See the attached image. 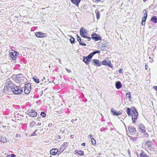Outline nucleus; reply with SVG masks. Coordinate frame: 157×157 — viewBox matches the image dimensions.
I'll use <instances>...</instances> for the list:
<instances>
[{
  "mask_svg": "<svg viewBox=\"0 0 157 157\" xmlns=\"http://www.w3.org/2000/svg\"><path fill=\"white\" fill-rule=\"evenodd\" d=\"M111 112L112 113V115L113 116H116L115 114H117V112L115 110H114V109L113 108H112L111 109Z\"/></svg>",
  "mask_w": 157,
  "mask_h": 157,
  "instance_id": "28",
  "label": "nucleus"
},
{
  "mask_svg": "<svg viewBox=\"0 0 157 157\" xmlns=\"http://www.w3.org/2000/svg\"><path fill=\"white\" fill-rule=\"evenodd\" d=\"M145 135H146V136H148V134L147 133H146L145 134Z\"/></svg>",
  "mask_w": 157,
  "mask_h": 157,
  "instance_id": "56",
  "label": "nucleus"
},
{
  "mask_svg": "<svg viewBox=\"0 0 157 157\" xmlns=\"http://www.w3.org/2000/svg\"><path fill=\"white\" fill-rule=\"evenodd\" d=\"M17 52L14 50H12L9 51V55L10 57L13 60L16 59Z\"/></svg>",
  "mask_w": 157,
  "mask_h": 157,
  "instance_id": "3",
  "label": "nucleus"
},
{
  "mask_svg": "<svg viewBox=\"0 0 157 157\" xmlns=\"http://www.w3.org/2000/svg\"><path fill=\"white\" fill-rule=\"evenodd\" d=\"M80 29H82V32H83V33L84 34H87V31L84 29L83 27H81Z\"/></svg>",
  "mask_w": 157,
  "mask_h": 157,
  "instance_id": "36",
  "label": "nucleus"
},
{
  "mask_svg": "<svg viewBox=\"0 0 157 157\" xmlns=\"http://www.w3.org/2000/svg\"><path fill=\"white\" fill-rule=\"evenodd\" d=\"M95 1L96 2H101V0H95Z\"/></svg>",
  "mask_w": 157,
  "mask_h": 157,
  "instance_id": "55",
  "label": "nucleus"
},
{
  "mask_svg": "<svg viewBox=\"0 0 157 157\" xmlns=\"http://www.w3.org/2000/svg\"><path fill=\"white\" fill-rule=\"evenodd\" d=\"M55 110L56 112L59 114H60L61 112V110L59 107H58L55 109Z\"/></svg>",
  "mask_w": 157,
  "mask_h": 157,
  "instance_id": "24",
  "label": "nucleus"
},
{
  "mask_svg": "<svg viewBox=\"0 0 157 157\" xmlns=\"http://www.w3.org/2000/svg\"><path fill=\"white\" fill-rule=\"evenodd\" d=\"M68 144L67 142L64 143L60 147V148L59 151L58 155L61 154L63 151L66 149L67 147Z\"/></svg>",
  "mask_w": 157,
  "mask_h": 157,
  "instance_id": "7",
  "label": "nucleus"
},
{
  "mask_svg": "<svg viewBox=\"0 0 157 157\" xmlns=\"http://www.w3.org/2000/svg\"><path fill=\"white\" fill-rule=\"evenodd\" d=\"M11 89L13 93L14 94H20L22 92V90L21 87L15 85L13 86V87Z\"/></svg>",
  "mask_w": 157,
  "mask_h": 157,
  "instance_id": "1",
  "label": "nucleus"
},
{
  "mask_svg": "<svg viewBox=\"0 0 157 157\" xmlns=\"http://www.w3.org/2000/svg\"><path fill=\"white\" fill-rule=\"evenodd\" d=\"M33 80L37 83H39V79L36 77H34L33 78Z\"/></svg>",
  "mask_w": 157,
  "mask_h": 157,
  "instance_id": "32",
  "label": "nucleus"
},
{
  "mask_svg": "<svg viewBox=\"0 0 157 157\" xmlns=\"http://www.w3.org/2000/svg\"><path fill=\"white\" fill-rule=\"evenodd\" d=\"M35 124V122L34 121L30 123V126L31 127H33L34 126Z\"/></svg>",
  "mask_w": 157,
  "mask_h": 157,
  "instance_id": "39",
  "label": "nucleus"
},
{
  "mask_svg": "<svg viewBox=\"0 0 157 157\" xmlns=\"http://www.w3.org/2000/svg\"><path fill=\"white\" fill-rule=\"evenodd\" d=\"M70 41L71 44H74L75 42V39L72 37L71 36L70 39Z\"/></svg>",
  "mask_w": 157,
  "mask_h": 157,
  "instance_id": "34",
  "label": "nucleus"
},
{
  "mask_svg": "<svg viewBox=\"0 0 157 157\" xmlns=\"http://www.w3.org/2000/svg\"><path fill=\"white\" fill-rule=\"evenodd\" d=\"M27 112L28 115L32 117H36L37 115V112L33 109L29 110Z\"/></svg>",
  "mask_w": 157,
  "mask_h": 157,
  "instance_id": "6",
  "label": "nucleus"
},
{
  "mask_svg": "<svg viewBox=\"0 0 157 157\" xmlns=\"http://www.w3.org/2000/svg\"><path fill=\"white\" fill-rule=\"evenodd\" d=\"M40 115L43 117H45L46 116L45 113L43 112H41Z\"/></svg>",
  "mask_w": 157,
  "mask_h": 157,
  "instance_id": "38",
  "label": "nucleus"
},
{
  "mask_svg": "<svg viewBox=\"0 0 157 157\" xmlns=\"http://www.w3.org/2000/svg\"><path fill=\"white\" fill-rule=\"evenodd\" d=\"M83 61L85 63V62H86V60H85L86 59H85V56L83 57Z\"/></svg>",
  "mask_w": 157,
  "mask_h": 157,
  "instance_id": "46",
  "label": "nucleus"
},
{
  "mask_svg": "<svg viewBox=\"0 0 157 157\" xmlns=\"http://www.w3.org/2000/svg\"><path fill=\"white\" fill-rule=\"evenodd\" d=\"M0 141L3 143H5L7 142V140L6 137L2 136L1 137Z\"/></svg>",
  "mask_w": 157,
  "mask_h": 157,
  "instance_id": "22",
  "label": "nucleus"
},
{
  "mask_svg": "<svg viewBox=\"0 0 157 157\" xmlns=\"http://www.w3.org/2000/svg\"><path fill=\"white\" fill-rule=\"evenodd\" d=\"M78 152H77V151H75V152H76V153H78L79 155H80L82 156L84 155L83 152L81 150H79V151H78Z\"/></svg>",
  "mask_w": 157,
  "mask_h": 157,
  "instance_id": "29",
  "label": "nucleus"
},
{
  "mask_svg": "<svg viewBox=\"0 0 157 157\" xmlns=\"http://www.w3.org/2000/svg\"><path fill=\"white\" fill-rule=\"evenodd\" d=\"M153 61V59H151V60H150L149 61V62H151V63Z\"/></svg>",
  "mask_w": 157,
  "mask_h": 157,
  "instance_id": "57",
  "label": "nucleus"
},
{
  "mask_svg": "<svg viewBox=\"0 0 157 157\" xmlns=\"http://www.w3.org/2000/svg\"><path fill=\"white\" fill-rule=\"evenodd\" d=\"M74 120H73H73H72V122L73 123H74Z\"/></svg>",
  "mask_w": 157,
  "mask_h": 157,
  "instance_id": "58",
  "label": "nucleus"
},
{
  "mask_svg": "<svg viewBox=\"0 0 157 157\" xmlns=\"http://www.w3.org/2000/svg\"><path fill=\"white\" fill-rule=\"evenodd\" d=\"M140 157H149L144 152L141 151V153L140 154Z\"/></svg>",
  "mask_w": 157,
  "mask_h": 157,
  "instance_id": "20",
  "label": "nucleus"
},
{
  "mask_svg": "<svg viewBox=\"0 0 157 157\" xmlns=\"http://www.w3.org/2000/svg\"><path fill=\"white\" fill-rule=\"evenodd\" d=\"M91 36L92 39L95 41L101 40V37L96 33H94L92 34Z\"/></svg>",
  "mask_w": 157,
  "mask_h": 157,
  "instance_id": "9",
  "label": "nucleus"
},
{
  "mask_svg": "<svg viewBox=\"0 0 157 157\" xmlns=\"http://www.w3.org/2000/svg\"><path fill=\"white\" fill-rule=\"evenodd\" d=\"M66 70H67V71L68 72H71V71L69 69H67Z\"/></svg>",
  "mask_w": 157,
  "mask_h": 157,
  "instance_id": "53",
  "label": "nucleus"
},
{
  "mask_svg": "<svg viewBox=\"0 0 157 157\" xmlns=\"http://www.w3.org/2000/svg\"><path fill=\"white\" fill-rule=\"evenodd\" d=\"M101 65L107 66L110 67H112L111 63L109 61L104 60L101 62Z\"/></svg>",
  "mask_w": 157,
  "mask_h": 157,
  "instance_id": "10",
  "label": "nucleus"
},
{
  "mask_svg": "<svg viewBox=\"0 0 157 157\" xmlns=\"http://www.w3.org/2000/svg\"><path fill=\"white\" fill-rule=\"evenodd\" d=\"M87 38L88 39L87 40L88 41H90L91 39V38L90 37H88V38Z\"/></svg>",
  "mask_w": 157,
  "mask_h": 157,
  "instance_id": "50",
  "label": "nucleus"
},
{
  "mask_svg": "<svg viewBox=\"0 0 157 157\" xmlns=\"http://www.w3.org/2000/svg\"><path fill=\"white\" fill-rule=\"evenodd\" d=\"M31 85L28 83L25 85L24 88L25 93L26 94H29L31 91Z\"/></svg>",
  "mask_w": 157,
  "mask_h": 157,
  "instance_id": "4",
  "label": "nucleus"
},
{
  "mask_svg": "<svg viewBox=\"0 0 157 157\" xmlns=\"http://www.w3.org/2000/svg\"><path fill=\"white\" fill-rule=\"evenodd\" d=\"M93 56L90 53L87 56L85 57V59H86V62H85V63L86 64H89V61H91V59L92 58Z\"/></svg>",
  "mask_w": 157,
  "mask_h": 157,
  "instance_id": "11",
  "label": "nucleus"
},
{
  "mask_svg": "<svg viewBox=\"0 0 157 157\" xmlns=\"http://www.w3.org/2000/svg\"><path fill=\"white\" fill-rule=\"evenodd\" d=\"M44 33H42L40 32H37L35 33L36 36L38 37H44Z\"/></svg>",
  "mask_w": 157,
  "mask_h": 157,
  "instance_id": "16",
  "label": "nucleus"
},
{
  "mask_svg": "<svg viewBox=\"0 0 157 157\" xmlns=\"http://www.w3.org/2000/svg\"><path fill=\"white\" fill-rule=\"evenodd\" d=\"M95 13L96 16L97 18L98 19L100 17V13H99V11L98 10V9H96L95 10Z\"/></svg>",
  "mask_w": 157,
  "mask_h": 157,
  "instance_id": "25",
  "label": "nucleus"
},
{
  "mask_svg": "<svg viewBox=\"0 0 157 157\" xmlns=\"http://www.w3.org/2000/svg\"><path fill=\"white\" fill-rule=\"evenodd\" d=\"M84 42L83 40L82 41V42H81L82 43H83L82 42Z\"/></svg>",
  "mask_w": 157,
  "mask_h": 157,
  "instance_id": "60",
  "label": "nucleus"
},
{
  "mask_svg": "<svg viewBox=\"0 0 157 157\" xmlns=\"http://www.w3.org/2000/svg\"><path fill=\"white\" fill-rule=\"evenodd\" d=\"M22 75L21 74H19L17 75L16 78L17 80V82L22 84L24 82V81L25 80V78L23 76H22Z\"/></svg>",
  "mask_w": 157,
  "mask_h": 157,
  "instance_id": "2",
  "label": "nucleus"
},
{
  "mask_svg": "<svg viewBox=\"0 0 157 157\" xmlns=\"http://www.w3.org/2000/svg\"><path fill=\"white\" fill-rule=\"evenodd\" d=\"M77 39L78 41L79 42V44L84 46H85L86 45V44L84 43H82V40L81 39L80 36H79L78 35H77Z\"/></svg>",
  "mask_w": 157,
  "mask_h": 157,
  "instance_id": "17",
  "label": "nucleus"
},
{
  "mask_svg": "<svg viewBox=\"0 0 157 157\" xmlns=\"http://www.w3.org/2000/svg\"><path fill=\"white\" fill-rule=\"evenodd\" d=\"M149 58L150 59H151V57H149Z\"/></svg>",
  "mask_w": 157,
  "mask_h": 157,
  "instance_id": "61",
  "label": "nucleus"
},
{
  "mask_svg": "<svg viewBox=\"0 0 157 157\" xmlns=\"http://www.w3.org/2000/svg\"><path fill=\"white\" fill-rule=\"evenodd\" d=\"M129 132L130 134L133 135L136 133V129L132 126H129L128 127Z\"/></svg>",
  "mask_w": 157,
  "mask_h": 157,
  "instance_id": "13",
  "label": "nucleus"
},
{
  "mask_svg": "<svg viewBox=\"0 0 157 157\" xmlns=\"http://www.w3.org/2000/svg\"><path fill=\"white\" fill-rule=\"evenodd\" d=\"M132 115H134V116L136 115V116L137 117L138 115V113L136 110V109L135 108H134L132 110Z\"/></svg>",
  "mask_w": 157,
  "mask_h": 157,
  "instance_id": "21",
  "label": "nucleus"
},
{
  "mask_svg": "<svg viewBox=\"0 0 157 157\" xmlns=\"http://www.w3.org/2000/svg\"><path fill=\"white\" fill-rule=\"evenodd\" d=\"M41 124V123H38L37 124V125H38V126L40 125Z\"/></svg>",
  "mask_w": 157,
  "mask_h": 157,
  "instance_id": "54",
  "label": "nucleus"
},
{
  "mask_svg": "<svg viewBox=\"0 0 157 157\" xmlns=\"http://www.w3.org/2000/svg\"><path fill=\"white\" fill-rule=\"evenodd\" d=\"M145 11V13L144 14V17L142 18L141 24L142 25H145V21L147 17V14L146 13L147 12L146 10H144L143 11V12H144Z\"/></svg>",
  "mask_w": 157,
  "mask_h": 157,
  "instance_id": "14",
  "label": "nucleus"
},
{
  "mask_svg": "<svg viewBox=\"0 0 157 157\" xmlns=\"http://www.w3.org/2000/svg\"><path fill=\"white\" fill-rule=\"evenodd\" d=\"M100 52V51H99L98 50H96L95 51L91 53L93 56L95 54H96V53H99Z\"/></svg>",
  "mask_w": 157,
  "mask_h": 157,
  "instance_id": "35",
  "label": "nucleus"
},
{
  "mask_svg": "<svg viewBox=\"0 0 157 157\" xmlns=\"http://www.w3.org/2000/svg\"><path fill=\"white\" fill-rule=\"evenodd\" d=\"M16 136L17 137H20V136L19 134H16Z\"/></svg>",
  "mask_w": 157,
  "mask_h": 157,
  "instance_id": "49",
  "label": "nucleus"
},
{
  "mask_svg": "<svg viewBox=\"0 0 157 157\" xmlns=\"http://www.w3.org/2000/svg\"><path fill=\"white\" fill-rule=\"evenodd\" d=\"M89 138L91 139H94L93 138V136L92 135H89Z\"/></svg>",
  "mask_w": 157,
  "mask_h": 157,
  "instance_id": "44",
  "label": "nucleus"
},
{
  "mask_svg": "<svg viewBox=\"0 0 157 157\" xmlns=\"http://www.w3.org/2000/svg\"><path fill=\"white\" fill-rule=\"evenodd\" d=\"M82 145L83 146H85V143H83L82 144Z\"/></svg>",
  "mask_w": 157,
  "mask_h": 157,
  "instance_id": "52",
  "label": "nucleus"
},
{
  "mask_svg": "<svg viewBox=\"0 0 157 157\" xmlns=\"http://www.w3.org/2000/svg\"><path fill=\"white\" fill-rule=\"evenodd\" d=\"M43 79H45V78L44 77H43Z\"/></svg>",
  "mask_w": 157,
  "mask_h": 157,
  "instance_id": "59",
  "label": "nucleus"
},
{
  "mask_svg": "<svg viewBox=\"0 0 157 157\" xmlns=\"http://www.w3.org/2000/svg\"><path fill=\"white\" fill-rule=\"evenodd\" d=\"M134 141H136L137 139L136 138V137H133L132 139Z\"/></svg>",
  "mask_w": 157,
  "mask_h": 157,
  "instance_id": "48",
  "label": "nucleus"
},
{
  "mask_svg": "<svg viewBox=\"0 0 157 157\" xmlns=\"http://www.w3.org/2000/svg\"><path fill=\"white\" fill-rule=\"evenodd\" d=\"M91 142L93 144H95L96 143V141L94 139H93L91 140Z\"/></svg>",
  "mask_w": 157,
  "mask_h": 157,
  "instance_id": "40",
  "label": "nucleus"
},
{
  "mask_svg": "<svg viewBox=\"0 0 157 157\" xmlns=\"http://www.w3.org/2000/svg\"><path fill=\"white\" fill-rule=\"evenodd\" d=\"M138 129L140 132L142 133H144L145 132V127L142 124L139 125L138 126Z\"/></svg>",
  "mask_w": 157,
  "mask_h": 157,
  "instance_id": "12",
  "label": "nucleus"
},
{
  "mask_svg": "<svg viewBox=\"0 0 157 157\" xmlns=\"http://www.w3.org/2000/svg\"><path fill=\"white\" fill-rule=\"evenodd\" d=\"M91 63L94 66H101V62L97 59H92L91 60Z\"/></svg>",
  "mask_w": 157,
  "mask_h": 157,
  "instance_id": "8",
  "label": "nucleus"
},
{
  "mask_svg": "<svg viewBox=\"0 0 157 157\" xmlns=\"http://www.w3.org/2000/svg\"><path fill=\"white\" fill-rule=\"evenodd\" d=\"M81 0H71V2L73 4L77 6H78L79 3Z\"/></svg>",
  "mask_w": 157,
  "mask_h": 157,
  "instance_id": "18",
  "label": "nucleus"
},
{
  "mask_svg": "<svg viewBox=\"0 0 157 157\" xmlns=\"http://www.w3.org/2000/svg\"><path fill=\"white\" fill-rule=\"evenodd\" d=\"M76 120H77V119H76L75 120V121H76Z\"/></svg>",
  "mask_w": 157,
  "mask_h": 157,
  "instance_id": "62",
  "label": "nucleus"
},
{
  "mask_svg": "<svg viewBox=\"0 0 157 157\" xmlns=\"http://www.w3.org/2000/svg\"><path fill=\"white\" fill-rule=\"evenodd\" d=\"M147 65L145 64V69L146 70H147Z\"/></svg>",
  "mask_w": 157,
  "mask_h": 157,
  "instance_id": "51",
  "label": "nucleus"
},
{
  "mask_svg": "<svg viewBox=\"0 0 157 157\" xmlns=\"http://www.w3.org/2000/svg\"><path fill=\"white\" fill-rule=\"evenodd\" d=\"M10 156H11V157H16V155L13 154H11Z\"/></svg>",
  "mask_w": 157,
  "mask_h": 157,
  "instance_id": "45",
  "label": "nucleus"
},
{
  "mask_svg": "<svg viewBox=\"0 0 157 157\" xmlns=\"http://www.w3.org/2000/svg\"><path fill=\"white\" fill-rule=\"evenodd\" d=\"M126 96L129 98V101H131V93L130 92L126 93Z\"/></svg>",
  "mask_w": 157,
  "mask_h": 157,
  "instance_id": "31",
  "label": "nucleus"
},
{
  "mask_svg": "<svg viewBox=\"0 0 157 157\" xmlns=\"http://www.w3.org/2000/svg\"><path fill=\"white\" fill-rule=\"evenodd\" d=\"M82 29H80V33L81 36L85 38H88V37L86 36L83 33V32H82Z\"/></svg>",
  "mask_w": 157,
  "mask_h": 157,
  "instance_id": "30",
  "label": "nucleus"
},
{
  "mask_svg": "<svg viewBox=\"0 0 157 157\" xmlns=\"http://www.w3.org/2000/svg\"><path fill=\"white\" fill-rule=\"evenodd\" d=\"M58 152H59L58 150L56 148L52 149L50 151V154L52 155H55Z\"/></svg>",
  "mask_w": 157,
  "mask_h": 157,
  "instance_id": "15",
  "label": "nucleus"
},
{
  "mask_svg": "<svg viewBox=\"0 0 157 157\" xmlns=\"http://www.w3.org/2000/svg\"><path fill=\"white\" fill-rule=\"evenodd\" d=\"M131 109L129 108H128L127 109L126 112L129 116L131 115Z\"/></svg>",
  "mask_w": 157,
  "mask_h": 157,
  "instance_id": "33",
  "label": "nucleus"
},
{
  "mask_svg": "<svg viewBox=\"0 0 157 157\" xmlns=\"http://www.w3.org/2000/svg\"><path fill=\"white\" fill-rule=\"evenodd\" d=\"M151 21L152 22L155 23L157 22V17L156 16H154L151 17Z\"/></svg>",
  "mask_w": 157,
  "mask_h": 157,
  "instance_id": "23",
  "label": "nucleus"
},
{
  "mask_svg": "<svg viewBox=\"0 0 157 157\" xmlns=\"http://www.w3.org/2000/svg\"><path fill=\"white\" fill-rule=\"evenodd\" d=\"M37 130V129L35 131H34L33 133L32 134V136H35L36 135V131Z\"/></svg>",
  "mask_w": 157,
  "mask_h": 157,
  "instance_id": "41",
  "label": "nucleus"
},
{
  "mask_svg": "<svg viewBox=\"0 0 157 157\" xmlns=\"http://www.w3.org/2000/svg\"><path fill=\"white\" fill-rule=\"evenodd\" d=\"M154 88L155 89V90L157 91V86H154Z\"/></svg>",
  "mask_w": 157,
  "mask_h": 157,
  "instance_id": "47",
  "label": "nucleus"
},
{
  "mask_svg": "<svg viewBox=\"0 0 157 157\" xmlns=\"http://www.w3.org/2000/svg\"><path fill=\"white\" fill-rule=\"evenodd\" d=\"M122 112H123L122 110H120L119 111H118L117 112V114H115V115H116V116L121 115L122 114Z\"/></svg>",
  "mask_w": 157,
  "mask_h": 157,
  "instance_id": "37",
  "label": "nucleus"
},
{
  "mask_svg": "<svg viewBox=\"0 0 157 157\" xmlns=\"http://www.w3.org/2000/svg\"><path fill=\"white\" fill-rule=\"evenodd\" d=\"M137 117L136 115H132V120L133 123L136 122V120L137 119Z\"/></svg>",
  "mask_w": 157,
  "mask_h": 157,
  "instance_id": "27",
  "label": "nucleus"
},
{
  "mask_svg": "<svg viewBox=\"0 0 157 157\" xmlns=\"http://www.w3.org/2000/svg\"><path fill=\"white\" fill-rule=\"evenodd\" d=\"M119 72L121 73H123V70L122 69H121L119 70Z\"/></svg>",
  "mask_w": 157,
  "mask_h": 157,
  "instance_id": "43",
  "label": "nucleus"
},
{
  "mask_svg": "<svg viewBox=\"0 0 157 157\" xmlns=\"http://www.w3.org/2000/svg\"><path fill=\"white\" fill-rule=\"evenodd\" d=\"M52 124L49 123V124L48 125V127L49 128L52 127Z\"/></svg>",
  "mask_w": 157,
  "mask_h": 157,
  "instance_id": "42",
  "label": "nucleus"
},
{
  "mask_svg": "<svg viewBox=\"0 0 157 157\" xmlns=\"http://www.w3.org/2000/svg\"><path fill=\"white\" fill-rule=\"evenodd\" d=\"M12 82L11 81L10 79H8L6 83L5 87L7 88L8 89H10L13 87V86L14 85H12Z\"/></svg>",
  "mask_w": 157,
  "mask_h": 157,
  "instance_id": "5",
  "label": "nucleus"
},
{
  "mask_svg": "<svg viewBox=\"0 0 157 157\" xmlns=\"http://www.w3.org/2000/svg\"><path fill=\"white\" fill-rule=\"evenodd\" d=\"M146 145L149 147H151L153 144L151 142L149 141H147L146 142Z\"/></svg>",
  "mask_w": 157,
  "mask_h": 157,
  "instance_id": "26",
  "label": "nucleus"
},
{
  "mask_svg": "<svg viewBox=\"0 0 157 157\" xmlns=\"http://www.w3.org/2000/svg\"><path fill=\"white\" fill-rule=\"evenodd\" d=\"M116 87L117 89H119L121 87L122 85L119 81H117L116 82Z\"/></svg>",
  "mask_w": 157,
  "mask_h": 157,
  "instance_id": "19",
  "label": "nucleus"
}]
</instances>
